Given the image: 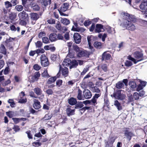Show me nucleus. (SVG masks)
<instances>
[{
	"instance_id": "obj_1",
	"label": "nucleus",
	"mask_w": 147,
	"mask_h": 147,
	"mask_svg": "<svg viewBox=\"0 0 147 147\" xmlns=\"http://www.w3.org/2000/svg\"><path fill=\"white\" fill-rule=\"evenodd\" d=\"M124 18L125 19L121 24V26L129 30H134L136 29V26L131 22V21H134V16L126 13L125 14Z\"/></svg>"
},
{
	"instance_id": "obj_2",
	"label": "nucleus",
	"mask_w": 147,
	"mask_h": 147,
	"mask_svg": "<svg viewBox=\"0 0 147 147\" xmlns=\"http://www.w3.org/2000/svg\"><path fill=\"white\" fill-rule=\"evenodd\" d=\"M134 57L137 59H140L139 60H138L137 61L134 58L131 57L130 56H129L128 59L132 61H133L135 64L136 63L138 62L141 61L143 60L142 57L143 54L141 53L138 52H136L134 53Z\"/></svg>"
},
{
	"instance_id": "obj_3",
	"label": "nucleus",
	"mask_w": 147,
	"mask_h": 147,
	"mask_svg": "<svg viewBox=\"0 0 147 147\" xmlns=\"http://www.w3.org/2000/svg\"><path fill=\"white\" fill-rule=\"evenodd\" d=\"M124 92L122 90H118L114 94L113 96L117 99L123 100L125 97Z\"/></svg>"
},
{
	"instance_id": "obj_4",
	"label": "nucleus",
	"mask_w": 147,
	"mask_h": 147,
	"mask_svg": "<svg viewBox=\"0 0 147 147\" xmlns=\"http://www.w3.org/2000/svg\"><path fill=\"white\" fill-rule=\"evenodd\" d=\"M128 80L127 79H123V81L119 82L116 84V87L118 89H121L124 87V85H127Z\"/></svg>"
},
{
	"instance_id": "obj_5",
	"label": "nucleus",
	"mask_w": 147,
	"mask_h": 147,
	"mask_svg": "<svg viewBox=\"0 0 147 147\" xmlns=\"http://www.w3.org/2000/svg\"><path fill=\"white\" fill-rule=\"evenodd\" d=\"M89 55V52L83 50L82 49L77 53V56L79 57L83 56L88 57Z\"/></svg>"
},
{
	"instance_id": "obj_6",
	"label": "nucleus",
	"mask_w": 147,
	"mask_h": 147,
	"mask_svg": "<svg viewBox=\"0 0 147 147\" xmlns=\"http://www.w3.org/2000/svg\"><path fill=\"white\" fill-rule=\"evenodd\" d=\"M94 36L92 35H89L87 36V40L90 48L92 50V51H94L93 47L91 46V45L93 40Z\"/></svg>"
},
{
	"instance_id": "obj_7",
	"label": "nucleus",
	"mask_w": 147,
	"mask_h": 147,
	"mask_svg": "<svg viewBox=\"0 0 147 147\" xmlns=\"http://www.w3.org/2000/svg\"><path fill=\"white\" fill-rule=\"evenodd\" d=\"M74 39L75 43L77 44L80 43L81 41V36L78 33H75L74 35Z\"/></svg>"
},
{
	"instance_id": "obj_8",
	"label": "nucleus",
	"mask_w": 147,
	"mask_h": 147,
	"mask_svg": "<svg viewBox=\"0 0 147 147\" xmlns=\"http://www.w3.org/2000/svg\"><path fill=\"white\" fill-rule=\"evenodd\" d=\"M18 17L20 19L24 20L28 17V15L25 11H23L18 14Z\"/></svg>"
},
{
	"instance_id": "obj_9",
	"label": "nucleus",
	"mask_w": 147,
	"mask_h": 147,
	"mask_svg": "<svg viewBox=\"0 0 147 147\" xmlns=\"http://www.w3.org/2000/svg\"><path fill=\"white\" fill-rule=\"evenodd\" d=\"M83 95L86 99L90 98L92 97V94L91 92L88 89H86L83 92Z\"/></svg>"
},
{
	"instance_id": "obj_10",
	"label": "nucleus",
	"mask_w": 147,
	"mask_h": 147,
	"mask_svg": "<svg viewBox=\"0 0 147 147\" xmlns=\"http://www.w3.org/2000/svg\"><path fill=\"white\" fill-rule=\"evenodd\" d=\"M102 60H110L112 59L111 55L106 52H104L102 55Z\"/></svg>"
},
{
	"instance_id": "obj_11",
	"label": "nucleus",
	"mask_w": 147,
	"mask_h": 147,
	"mask_svg": "<svg viewBox=\"0 0 147 147\" xmlns=\"http://www.w3.org/2000/svg\"><path fill=\"white\" fill-rule=\"evenodd\" d=\"M34 103L33 105L34 108L36 109H38L40 108L41 106L40 102L37 100L34 99Z\"/></svg>"
},
{
	"instance_id": "obj_12",
	"label": "nucleus",
	"mask_w": 147,
	"mask_h": 147,
	"mask_svg": "<svg viewBox=\"0 0 147 147\" xmlns=\"http://www.w3.org/2000/svg\"><path fill=\"white\" fill-rule=\"evenodd\" d=\"M40 76V74L38 72H35L34 74V76L32 77L31 81L32 82H34L36 81H37L39 77Z\"/></svg>"
},
{
	"instance_id": "obj_13",
	"label": "nucleus",
	"mask_w": 147,
	"mask_h": 147,
	"mask_svg": "<svg viewBox=\"0 0 147 147\" xmlns=\"http://www.w3.org/2000/svg\"><path fill=\"white\" fill-rule=\"evenodd\" d=\"M57 34L55 33L51 34L49 36V38L51 42L55 41L57 40Z\"/></svg>"
},
{
	"instance_id": "obj_14",
	"label": "nucleus",
	"mask_w": 147,
	"mask_h": 147,
	"mask_svg": "<svg viewBox=\"0 0 147 147\" xmlns=\"http://www.w3.org/2000/svg\"><path fill=\"white\" fill-rule=\"evenodd\" d=\"M31 8L34 11L39 10L40 7L39 5L35 3H32L30 4Z\"/></svg>"
},
{
	"instance_id": "obj_15",
	"label": "nucleus",
	"mask_w": 147,
	"mask_h": 147,
	"mask_svg": "<svg viewBox=\"0 0 147 147\" xmlns=\"http://www.w3.org/2000/svg\"><path fill=\"white\" fill-rule=\"evenodd\" d=\"M30 18L31 20H36L39 18V15L36 13H32L30 14Z\"/></svg>"
},
{
	"instance_id": "obj_16",
	"label": "nucleus",
	"mask_w": 147,
	"mask_h": 147,
	"mask_svg": "<svg viewBox=\"0 0 147 147\" xmlns=\"http://www.w3.org/2000/svg\"><path fill=\"white\" fill-rule=\"evenodd\" d=\"M103 26L101 24H97L96 25L95 32L96 33H99L101 31V30L103 28Z\"/></svg>"
},
{
	"instance_id": "obj_17",
	"label": "nucleus",
	"mask_w": 147,
	"mask_h": 147,
	"mask_svg": "<svg viewBox=\"0 0 147 147\" xmlns=\"http://www.w3.org/2000/svg\"><path fill=\"white\" fill-rule=\"evenodd\" d=\"M69 4L67 3H64L61 6V11L63 12L66 11L69 8Z\"/></svg>"
},
{
	"instance_id": "obj_18",
	"label": "nucleus",
	"mask_w": 147,
	"mask_h": 147,
	"mask_svg": "<svg viewBox=\"0 0 147 147\" xmlns=\"http://www.w3.org/2000/svg\"><path fill=\"white\" fill-rule=\"evenodd\" d=\"M75 109H72L70 108H68L66 109V113L68 116L73 115L74 114Z\"/></svg>"
},
{
	"instance_id": "obj_19",
	"label": "nucleus",
	"mask_w": 147,
	"mask_h": 147,
	"mask_svg": "<svg viewBox=\"0 0 147 147\" xmlns=\"http://www.w3.org/2000/svg\"><path fill=\"white\" fill-rule=\"evenodd\" d=\"M78 65V63L76 60H73L72 61H71V63H70L69 68L71 69L72 68H76Z\"/></svg>"
},
{
	"instance_id": "obj_20",
	"label": "nucleus",
	"mask_w": 147,
	"mask_h": 147,
	"mask_svg": "<svg viewBox=\"0 0 147 147\" xmlns=\"http://www.w3.org/2000/svg\"><path fill=\"white\" fill-rule=\"evenodd\" d=\"M140 8L141 9L143 10L146 9L147 10V0L142 2L140 5Z\"/></svg>"
},
{
	"instance_id": "obj_21",
	"label": "nucleus",
	"mask_w": 147,
	"mask_h": 147,
	"mask_svg": "<svg viewBox=\"0 0 147 147\" xmlns=\"http://www.w3.org/2000/svg\"><path fill=\"white\" fill-rule=\"evenodd\" d=\"M0 53L6 55V50L3 44H1L0 47Z\"/></svg>"
},
{
	"instance_id": "obj_22",
	"label": "nucleus",
	"mask_w": 147,
	"mask_h": 147,
	"mask_svg": "<svg viewBox=\"0 0 147 147\" xmlns=\"http://www.w3.org/2000/svg\"><path fill=\"white\" fill-rule=\"evenodd\" d=\"M71 63V61L69 59H65L63 62L62 65L64 66H68L70 65Z\"/></svg>"
},
{
	"instance_id": "obj_23",
	"label": "nucleus",
	"mask_w": 147,
	"mask_h": 147,
	"mask_svg": "<svg viewBox=\"0 0 147 147\" xmlns=\"http://www.w3.org/2000/svg\"><path fill=\"white\" fill-rule=\"evenodd\" d=\"M61 72L62 75L64 77H66L68 76L69 72L67 67H65L64 68H63L61 69Z\"/></svg>"
},
{
	"instance_id": "obj_24",
	"label": "nucleus",
	"mask_w": 147,
	"mask_h": 147,
	"mask_svg": "<svg viewBox=\"0 0 147 147\" xmlns=\"http://www.w3.org/2000/svg\"><path fill=\"white\" fill-rule=\"evenodd\" d=\"M69 103L72 105H75L77 102L76 99L74 98H71L68 100Z\"/></svg>"
},
{
	"instance_id": "obj_25",
	"label": "nucleus",
	"mask_w": 147,
	"mask_h": 147,
	"mask_svg": "<svg viewBox=\"0 0 147 147\" xmlns=\"http://www.w3.org/2000/svg\"><path fill=\"white\" fill-rule=\"evenodd\" d=\"M34 92L37 95H41L42 94V91L40 88L36 87L34 89Z\"/></svg>"
},
{
	"instance_id": "obj_26",
	"label": "nucleus",
	"mask_w": 147,
	"mask_h": 147,
	"mask_svg": "<svg viewBox=\"0 0 147 147\" xmlns=\"http://www.w3.org/2000/svg\"><path fill=\"white\" fill-rule=\"evenodd\" d=\"M55 27L58 30L62 31V29L64 28L65 30H67V28L64 27H62L59 22H58L55 25Z\"/></svg>"
},
{
	"instance_id": "obj_27",
	"label": "nucleus",
	"mask_w": 147,
	"mask_h": 147,
	"mask_svg": "<svg viewBox=\"0 0 147 147\" xmlns=\"http://www.w3.org/2000/svg\"><path fill=\"white\" fill-rule=\"evenodd\" d=\"M114 105L116 107L118 110L122 109V107L121 105V104L117 100H116L115 101Z\"/></svg>"
},
{
	"instance_id": "obj_28",
	"label": "nucleus",
	"mask_w": 147,
	"mask_h": 147,
	"mask_svg": "<svg viewBox=\"0 0 147 147\" xmlns=\"http://www.w3.org/2000/svg\"><path fill=\"white\" fill-rule=\"evenodd\" d=\"M61 22L65 25H67L70 23L69 21L66 18H61Z\"/></svg>"
},
{
	"instance_id": "obj_29",
	"label": "nucleus",
	"mask_w": 147,
	"mask_h": 147,
	"mask_svg": "<svg viewBox=\"0 0 147 147\" xmlns=\"http://www.w3.org/2000/svg\"><path fill=\"white\" fill-rule=\"evenodd\" d=\"M49 61L48 59H46L45 60H42L41 61V65L44 67H46L49 65Z\"/></svg>"
},
{
	"instance_id": "obj_30",
	"label": "nucleus",
	"mask_w": 147,
	"mask_h": 147,
	"mask_svg": "<svg viewBox=\"0 0 147 147\" xmlns=\"http://www.w3.org/2000/svg\"><path fill=\"white\" fill-rule=\"evenodd\" d=\"M94 45L97 49H100L101 48L102 44L100 42L96 41L94 43Z\"/></svg>"
},
{
	"instance_id": "obj_31",
	"label": "nucleus",
	"mask_w": 147,
	"mask_h": 147,
	"mask_svg": "<svg viewBox=\"0 0 147 147\" xmlns=\"http://www.w3.org/2000/svg\"><path fill=\"white\" fill-rule=\"evenodd\" d=\"M23 8V6L21 5H16L15 7V9L18 11H21L22 10Z\"/></svg>"
},
{
	"instance_id": "obj_32",
	"label": "nucleus",
	"mask_w": 147,
	"mask_h": 147,
	"mask_svg": "<svg viewBox=\"0 0 147 147\" xmlns=\"http://www.w3.org/2000/svg\"><path fill=\"white\" fill-rule=\"evenodd\" d=\"M16 14L14 13H11L9 15V18L11 20H13L16 18Z\"/></svg>"
},
{
	"instance_id": "obj_33",
	"label": "nucleus",
	"mask_w": 147,
	"mask_h": 147,
	"mask_svg": "<svg viewBox=\"0 0 147 147\" xmlns=\"http://www.w3.org/2000/svg\"><path fill=\"white\" fill-rule=\"evenodd\" d=\"M78 92L77 96V98L79 100H82V91L80 89H78Z\"/></svg>"
},
{
	"instance_id": "obj_34",
	"label": "nucleus",
	"mask_w": 147,
	"mask_h": 147,
	"mask_svg": "<svg viewBox=\"0 0 147 147\" xmlns=\"http://www.w3.org/2000/svg\"><path fill=\"white\" fill-rule=\"evenodd\" d=\"M129 85L132 88H135L136 87V84L135 82L133 81H130L129 82Z\"/></svg>"
},
{
	"instance_id": "obj_35",
	"label": "nucleus",
	"mask_w": 147,
	"mask_h": 147,
	"mask_svg": "<svg viewBox=\"0 0 147 147\" xmlns=\"http://www.w3.org/2000/svg\"><path fill=\"white\" fill-rule=\"evenodd\" d=\"M107 32L108 33L111 34H114L115 33V30L114 28L109 27L107 28Z\"/></svg>"
},
{
	"instance_id": "obj_36",
	"label": "nucleus",
	"mask_w": 147,
	"mask_h": 147,
	"mask_svg": "<svg viewBox=\"0 0 147 147\" xmlns=\"http://www.w3.org/2000/svg\"><path fill=\"white\" fill-rule=\"evenodd\" d=\"M56 79V78L55 77H51L49 78L48 81V83L51 84L54 82Z\"/></svg>"
},
{
	"instance_id": "obj_37",
	"label": "nucleus",
	"mask_w": 147,
	"mask_h": 147,
	"mask_svg": "<svg viewBox=\"0 0 147 147\" xmlns=\"http://www.w3.org/2000/svg\"><path fill=\"white\" fill-rule=\"evenodd\" d=\"M5 5L6 8H8L12 7V4H11L10 2L9 1L5 2Z\"/></svg>"
},
{
	"instance_id": "obj_38",
	"label": "nucleus",
	"mask_w": 147,
	"mask_h": 147,
	"mask_svg": "<svg viewBox=\"0 0 147 147\" xmlns=\"http://www.w3.org/2000/svg\"><path fill=\"white\" fill-rule=\"evenodd\" d=\"M6 114L10 118H11L15 114L14 112L11 111H9V112H7Z\"/></svg>"
},
{
	"instance_id": "obj_39",
	"label": "nucleus",
	"mask_w": 147,
	"mask_h": 147,
	"mask_svg": "<svg viewBox=\"0 0 147 147\" xmlns=\"http://www.w3.org/2000/svg\"><path fill=\"white\" fill-rule=\"evenodd\" d=\"M51 117V114L48 113L45 115L43 119L44 120H48L50 119Z\"/></svg>"
},
{
	"instance_id": "obj_40",
	"label": "nucleus",
	"mask_w": 147,
	"mask_h": 147,
	"mask_svg": "<svg viewBox=\"0 0 147 147\" xmlns=\"http://www.w3.org/2000/svg\"><path fill=\"white\" fill-rule=\"evenodd\" d=\"M8 102L10 104V106L11 107H14L15 104L13 99H9L8 100Z\"/></svg>"
},
{
	"instance_id": "obj_41",
	"label": "nucleus",
	"mask_w": 147,
	"mask_h": 147,
	"mask_svg": "<svg viewBox=\"0 0 147 147\" xmlns=\"http://www.w3.org/2000/svg\"><path fill=\"white\" fill-rule=\"evenodd\" d=\"M42 76L44 77L49 78V76L48 74L47 71V70H45L44 72L42 73Z\"/></svg>"
},
{
	"instance_id": "obj_42",
	"label": "nucleus",
	"mask_w": 147,
	"mask_h": 147,
	"mask_svg": "<svg viewBox=\"0 0 147 147\" xmlns=\"http://www.w3.org/2000/svg\"><path fill=\"white\" fill-rule=\"evenodd\" d=\"M10 2L12 4V6H14L19 3L18 0H11Z\"/></svg>"
},
{
	"instance_id": "obj_43",
	"label": "nucleus",
	"mask_w": 147,
	"mask_h": 147,
	"mask_svg": "<svg viewBox=\"0 0 147 147\" xmlns=\"http://www.w3.org/2000/svg\"><path fill=\"white\" fill-rule=\"evenodd\" d=\"M42 42L43 43L47 44L49 42V39L47 37H45L42 38Z\"/></svg>"
},
{
	"instance_id": "obj_44",
	"label": "nucleus",
	"mask_w": 147,
	"mask_h": 147,
	"mask_svg": "<svg viewBox=\"0 0 147 147\" xmlns=\"http://www.w3.org/2000/svg\"><path fill=\"white\" fill-rule=\"evenodd\" d=\"M101 68L105 72L108 70L107 65L105 64H103L101 66Z\"/></svg>"
},
{
	"instance_id": "obj_45",
	"label": "nucleus",
	"mask_w": 147,
	"mask_h": 147,
	"mask_svg": "<svg viewBox=\"0 0 147 147\" xmlns=\"http://www.w3.org/2000/svg\"><path fill=\"white\" fill-rule=\"evenodd\" d=\"M89 69V67H86L85 68H84L83 71L81 73V74L82 75H84L86 73V72Z\"/></svg>"
},
{
	"instance_id": "obj_46",
	"label": "nucleus",
	"mask_w": 147,
	"mask_h": 147,
	"mask_svg": "<svg viewBox=\"0 0 147 147\" xmlns=\"http://www.w3.org/2000/svg\"><path fill=\"white\" fill-rule=\"evenodd\" d=\"M74 50L78 53L81 49H80L77 45H73L72 46Z\"/></svg>"
},
{
	"instance_id": "obj_47",
	"label": "nucleus",
	"mask_w": 147,
	"mask_h": 147,
	"mask_svg": "<svg viewBox=\"0 0 147 147\" xmlns=\"http://www.w3.org/2000/svg\"><path fill=\"white\" fill-rule=\"evenodd\" d=\"M15 38L9 37V38L7 39L5 41L6 43H8L9 42H12L14 40Z\"/></svg>"
},
{
	"instance_id": "obj_48",
	"label": "nucleus",
	"mask_w": 147,
	"mask_h": 147,
	"mask_svg": "<svg viewBox=\"0 0 147 147\" xmlns=\"http://www.w3.org/2000/svg\"><path fill=\"white\" fill-rule=\"evenodd\" d=\"M125 64V65L127 67L130 66L132 65L131 62V61L128 60L126 61Z\"/></svg>"
},
{
	"instance_id": "obj_49",
	"label": "nucleus",
	"mask_w": 147,
	"mask_h": 147,
	"mask_svg": "<svg viewBox=\"0 0 147 147\" xmlns=\"http://www.w3.org/2000/svg\"><path fill=\"white\" fill-rule=\"evenodd\" d=\"M40 66L37 64H35L33 66L34 69L36 71L39 70L40 68Z\"/></svg>"
},
{
	"instance_id": "obj_50",
	"label": "nucleus",
	"mask_w": 147,
	"mask_h": 147,
	"mask_svg": "<svg viewBox=\"0 0 147 147\" xmlns=\"http://www.w3.org/2000/svg\"><path fill=\"white\" fill-rule=\"evenodd\" d=\"M36 53L38 54H39L40 53H43L45 52V51L44 49H37L36 50Z\"/></svg>"
},
{
	"instance_id": "obj_51",
	"label": "nucleus",
	"mask_w": 147,
	"mask_h": 147,
	"mask_svg": "<svg viewBox=\"0 0 147 147\" xmlns=\"http://www.w3.org/2000/svg\"><path fill=\"white\" fill-rule=\"evenodd\" d=\"M35 45L37 47H40L42 45V43L41 41H38L35 43Z\"/></svg>"
},
{
	"instance_id": "obj_52",
	"label": "nucleus",
	"mask_w": 147,
	"mask_h": 147,
	"mask_svg": "<svg viewBox=\"0 0 147 147\" xmlns=\"http://www.w3.org/2000/svg\"><path fill=\"white\" fill-rule=\"evenodd\" d=\"M62 80H59L56 81V85L58 87H60L62 85Z\"/></svg>"
},
{
	"instance_id": "obj_53",
	"label": "nucleus",
	"mask_w": 147,
	"mask_h": 147,
	"mask_svg": "<svg viewBox=\"0 0 147 147\" xmlns=\"http://www.w3.org/2000/svg\"><path fill=\"white\" fill-rule=\"evenodd\" d=\"M47 22L50 24H55V22L54 19H50L47 20Z\"/></svg>"
},
{
	"instance_id": "obj_54",
	"label": "nucleus",
	"mask_w": 147,
	"mask_h": 147,
	"mask_svg": "<svg viewBox=\"0 0 147 147\" xmlns=\"http://www.w3.org/2000/svg\"><path fill=\"white\" fill-rule=\"evenodd\" d=\"M91 24V21L89 20L85 21L84 24V25L86 26H88Z\"/></svg>"
},
{
	"instance_id": "obj_55",
	"label": "nucleus",
	"mask_w": 147,
	"mask_h": 147,
	"mask_svg": "<svg viewBox=\"0 0 147 147\" xmlns=\"http://www.w3.org/2000/svg\"><path fill=\"white\" fill-rule=\"evenodd\" d=\"M84 105L82 102L78 103L75 107V109L81 108L83 107Z\"/></svg>"
},
{
	"instance_id": "obj_56",
	"label": "nucleus",
	"mask_w": 147,
	"mask_h": 147,
	"mask_svg": "<svg viewBox=\"0 0 147 147\" xmlns=\"http://www.w3.org/2000/svg\"><path fill=\"white\" fill-rule=\"evenodd\" d=\"M57 40H63V37L61 34H57Z\"/></svg>"
},
{
	"instance_id": "obj_57",
	"label": "nucleus",
	"mask_w": 147,
	"mask_h": 147,
	"mask_svg": "<svg viewBox=\"0 0 147 147\" xmlns=\"http://www.w3.org/2000/svg\"><path fill=\"white\" fill-rule=\"evenodd\" d=\"M134 96L135 100H137L139 99V95L137 92H135Z\"/></svg>"
},
{
	"instance_id": "obj_58",
	"label": "nucleus",
	"mask_w": 147,
	"mask_h": 147,
	"mask_svg": "<svg viewBox=\"0 0 147 147\" xmlns=\"http://www.w3.org/2000/svg\"><path fill=\"white\" fill-rule=\"evenodd\" d=\"M72 42H69L67 43V45L68 47L69 51H70L71 49Z\"/></svg>"
},
{
	"instance_id": "obj_59",
	"label": "nucleus",
	"mask_w": 147,
	"mask_h": 147,
	"mask_svg": "<svg viewBox=\"0 0 147 147\" xmlns=\"http://www.w3.org/2000/svg\"><path fill=\"white\" fill-rule=\"evenodd\" d=\"M27 101V100L26 98H21V99L19 100V102L20 103H23L26 102Z\"/></svg>"
},
{
	"instance_id": "obj_60",
	"label": "nucleus",
	"mask_w": 147,
	"mask_h": 147,
	"mask_svg": "<svg viewBox=\"0 0 147 147\" xmlns=\"http://www.w3.org/2000/svg\"><path fill=\"white\" fill-rule=\"evenodd\" d=\"M45 33L44 31L40 32L38 34V37L39 38H41L43 36H45Z\"/></svg>"
},
{
	"instance_id": "obj_61",
	"label": "nucleus",
	"mask_w": 147,
	"mask_h": 147,
	"mask_svg": "<svg viewBox=\"0 0 147 147\" xmlns=\"http://www.w3.org/2000/svg\"><path fill=\"white\" fill-rule=\"evenodd\" d=\"M12 119L16 123H17L20 121V118H13Z\"/></svg>"
},
{
	"instance_id": "obj_62",
	"label": "nucleus",
	"mask_w": 147,
	"mask_h": 147,
	"mask_svg": "<svg viewBox=\"0 0 147 147\" xmlns=\"http://www.w3.org/2000/svg\"><path fill=\"white\" fill-rule=\"evenodd\" d=\"M128 100L129 101L131 102L134 100V99L132 94H129L128 95Z\"/></svg>"
},
{
	"instance_id": "obj_63",
	"label": "nucleus",
	"mask_w": 147,
	"mask_h": 147,
	"mask_svg": "<svg viewBox=\"0 0 147 147\" xmlns=\"http://www.w3.org/2000/svg\"><path fill=\"white\" fill-rule=\"evenodd\" d=\"M11 81L9 80H8L7 81L2 83L3 86H5L7 85L8 84L10 83Z\"/></svg>"
},
{
	"instance_id": "obj_64",
	"label": "nucleus",
	"mask_w": 147,
	"mask_h": 147,
	"mask_svg": "<svg viewBox=\"0 0 147 147\" xmlns=\"http://www.w3.org/2000/svg\"><path fill=\"white\" fill-rule=\"evenodd\" d=\"M9 68L8 67H6L4 69L3 73L5 75L9 73Z\"/></svg>"
}]
</instances>
